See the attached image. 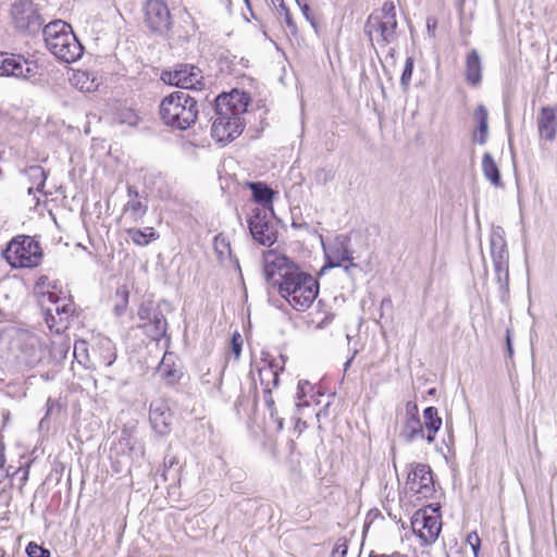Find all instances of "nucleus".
Masks as SVG:
<instances>
[{"mask_svg":"<svg viewBox=\"0 0 557 557\" xmlns=\"http://www.w3.org/2000/svg\"><path fill=\"white\" fill-rule=\"evenodd\" d=\"M263 264L267 280L280 277L278 293L295 310L305 311L312 305L319 294V283L312 275L274 250L264 252Z\"/></svg>","mask_w":557,"mask_h":557,"instance_id":"1","label":"nucleus"},{"mask_svg":"<svg viewBox=\"0 0 557 557\" xmlns=\"http://www.w3.org/2000/svg\"><path fill=\"white\" fill-rule=\"evenodd\" d=\"M208 98L201 95L191 96L186 91H175L166 96L160 103V117L172 128L185 131L191 127L197 120L199 102Z\"/></svg>","mask_w":557,"mask_h":557,"instance_id":"2","label":"nucleus"},{"mask_svg":"<svg viewBox=\"0 0 557 557\" xmlns=\"http://www.w3.org/2000/svg\"><path fill=\"white\" fill-rule=\"evenodd\" d=\"M42 36L47 49L62 62L73 63L83 55L82 44L64 21L54 20L45 25Z\"/></svg>","mask_w":557,"mask_h":557,"instance_id":"3","label":"nucleus"},{"mask_svg":"<svg viewBox=\"0 0 557 557\" xmlns=\"http://www.w3.org/2000/svg\"><path fill=\"white\" fill-rule=\"evenodd\" d=\"M2 257L13 269H33L40 264L42 249L32 236L17 235L7 244Z\"/></svg>","mask_w":557,"mask_h":557,"instance_id":"4","label":"nucleus"},{"mask_svg":"<svg viewBox=\"0 0 557 557\" xmlns=\"http://www.w3.org/2000/svg\"><path fill=\"white\" fill-rule=\"evenodd\" d=\"M39 305L51 331L59 334L67 329L70 319L75 311V305L70 297H61L55 290L47 289V292L39 293Z\"/></svg>","mask_w":557,"mask_h":557,"instance_id":"5","label":"nucleus"},{"mask_svg":"<svg viewBox=\"0 0 557 557\" xmlns=\"http://www.w3.org/2000/svg\"><path fill=\"white\" fill-rule=\"evenodd\" d=\"M396 10L393 1H385L381 9L373 11L367 18L364 33L373 44L375 41L385 47L396 39Z\"/></svg>","mask_w":557,"mask_h":557,"instance_id":"6","label":"nucleus"},{"mask_svg":"<svg viewBox=\"0 0 557 557\" xmlns=\"http://www.w3.org/2000/svg\"><path fill=\"white\" fill-rule=\"evenodd\" d=\"M490 252L499 289L502 293H507L509 287V252L505 231L500 226H495L491 231Z\"/></svg>","mask_w":557,"mask_h":557,"instance_id":"7","label":"nucleus"},{"mask_svg":"<svg viewBox=\"0 0 557 557\" xmlns=\"http://www.w3.org/2000/svg\"><path fill=\"white\" fill-rule=\"evenodd\" d=\"M13 23L17 30L27 35L38 34L44 20L37 5L30 0H18L11 11Z\"/></svg>","mask_w":557,"mask_h":557,"instance_id":"8","label":"nucleus"},{"mask_svg":"<svg viewBox=\"0 0 557 557\" xmlns=\"http://www.w3.org/2000/svg\"><path fill=\"white\" fill-rule=\"evenodd\" d=\"M250 97L243 90L233 89L231 92H223L214 99L212 110L215 117H236L244 120Z\"/></svg>","mask_w":557,"mask_h":557,"instance_id":"9","label":"nucleus"},{"mask_svg":"<svg viewBox=\"0 0 557 557\" xmlns=\"http://www.w3.org/2000/svg\"><path fill=\"white\" fill-rule=\"evenodd\" d=\"M161 79L169 85L176 86L182 89L197 91V96L201 95V86L203 85V76L200 69L190 64H181L172 71H164Z\"/></svg>","mask_w":557,"mask_h":557,"instance_id":"10","label":"nucleus"},{"mask_svg":"<svg viewBox=\"0 0 557 557\" xmlns=\"http://www.w3.org/2000/svg\"><path fill=\"white\" fill-rule=\"evenodd\" d=\"M138 318L143 321L139 325L151 339L159 342L166 335L168 322L159 309L152 302H144L138 309Z\"/></svg>","mask_w":557,"mask_h":557,"instance_id":"11","label":"nucleus"},{"mask_svg":"<svg viewBox=\"0 0 557 557\" xmlns=\"http://www.w3.org/2000/svg\"><path fill=\"white\" fill-rule=\"evenodd\" d=\"M411 528L414 534L424 543L436 541L442 529L438 515H429L426 510H418L411 518Z\"/></svg>","mask_w":557,"mask_h":557,"instance_id":"12","label":"nucleus"},{"mask_svg":"<svg viewBox=\"0 0 557 557\" xmlns=\"http://www.w3.org/2000/svg\"><path fill=\"white\" fill-rule=\"evenodd\" d=\"M37 65L22 55L0 52V76L28 79L36 75Z\"/></svg>","mask_w":557,"mask_h":557,"instance_id":"13","label":"nucleus"},{"mask_svg":"<svg viewBox=\"0 0 557 557\" xmlns=\"http://www.w3.org/2000/svg\"><path fill=\"white\" fill-rule=\"evenodd\" d=\"M145 23L151 32L166 34L172 24L166 4L161 0H148L145 7Z\"/></svg>","mask_w":557,"mask_h":557,"instance_id":"14","label":"nucleus"},{"mask_svg":"<svg viewBox=\"0 0 557 557\" xmlns=\"http://www.w3.org/2000/svg\"><path fill=\"white\" fill-rule=\"evenodd\" d=\"M407 488L420 495L421 497H429L434 491L433 476L430 466L424 463H417L408 473Z\"/></svg>","mask_w":557,"mask_h":557,"instance_id":"15","label":"nucleus"},{"mask_svg":"<svg viewBox=\"0 0 557 557\" xmlns=\"http://www.w3.org/2000/svg\"><path fill=\"white\" fill-rule=\"evenodd\" d=\"M350 237L348 235H337L329 245L323 244L326 263L322 270L326 268L342 267L343 262L352 260V251L349 249Z\"/></svg>","mask_w":557,"mask_h":557,"instance_id":"16","label":"nucleus"},{"mask_svg":"<svg viewBox=\"0 0 557 557\" xmlns=\"http://www.w3.org/2000/svg\"><path fill=\"white\" fill-rule=\"evenodd\" d=\"M212 119V137L219 143L226 144L232 141L243 133L245 127L244 120L236 117L214 116Z\"/></svg>","mask_w":557,"mask_h":557,"instance_id":"17","label":"nucleus"},{"mask_svg":"<svg viewBox=\"0 0 557 557\" xmlns=\"http://www.w3.org/2000/svg\"><path fill=\"white\" fill-rule=\"evenodd\" d=\"M248 227L252 238L262 246L270 247L276 240V233L273 225L268 221L267 214L257 210L248 219Z\"/></svg>","mask_w":557,"mask_h":557,"instance_id":"18","label":"nucleus"},{"mask_svg":"<svg viewBox=\"0 0 557 557\" xmlns=\"http://www.w3.org/2000/svg\"><path fill=\"white\" fill-rule=\"evenodd\" d=\"M149 420L153 430L160 435H166L171 431L172 413L165 400L156 399L150 404Z\"/></svg>","mask_w":557,"mask_h":557,"instance_id":"19","label":"nucleus"},{"mask_svg":"<svg viewBox=\"0 0 557 557\" xmlns=\"http://www.w3.org/2000/svg\"><path fill=\"white\" fill-rule=\"evenodd\" d=\"M537 129L541 138L553 141L557 133V107H543L537 115Z\"/></svg>","mask_w":557,"mask_h":557,"instance_id":"20","label":"nucleus"},{"mask_svg":"<svg viewBox=\"0 0 557 557\" xmlns=\"http://www.w3.org/2000/svg\"><path fill=\"white\" fill-rule=\"evenodd\" d=\"M262 361L263 366L259 369V379L261 385L267 388V384H269L271 389L277 387L280 383V372L284 370V357L281 355L278 359H263Z\"/></svg>","mask_w":557,"mask_h":557,"instance_id":"21","label":"nucleus"},{"mask_svg":"<svg viewBox=\"0 0 557 557\" xmlns=\"http://www.w3.org/2000/svg\"><path fill=\"white\" fill-rule=\"evenodd\" d=\"M482 60L479 52L472 49L466 57L465 77L469 85L476 87L482 82Z\"/></svg>","mask_w":557,"mask_h":557,"instance_id":"22","label":"nucleus"},{"mask_svg":"<svg viewBox=\"0 0 557 557\" xmlns=\"http://www.w3.org/2000/svg\"><path fill=\"white\" fill-rule=\"evenodd\" d=\"M409 405H407V418L401 431V436L407 443H411L417 438H425V432L420 418L416 412L409 411Z\"/></svg>","mask_w":557,"mask_h":557,"instance_id":"23","label":"nucleus"},{"mask_svg":"<svg viewBox=\"0 0 557 557\" xmlns=\"http://www.w3.org/2000/svg\"><path fill=\"white\" fill-rule=\"evenodd\" d=\"M442 418L438 416L437 408L430 406L423 410V429L425 430V440L428 443L435 441V435L442 426Z\"/></svg>","mask_w":557,"mask_h":557,"instance_id":"24","label":"nucleus"},{"mask_svg":"<svg viewBox=\"0 0 557 557\" xmlns=\"http://www.w3.org/2000/svg\"><path fill=\"white\" fill-rule=\"evenodd\" d=\"M71 83L75 88L84 92L96 91L101 84L100 78L95 73L81 70L74 72Z\"/></svg>","mask_w":557,"mask_h":557,"instance_id":"25","label":"nucleus"},{"mask_svg":"<svg viewBox=\"0 0 557 557\" xmlns=\"http://www.w3.org/2000/svg\"><path fill=\"white\" fill-rule=\"evenodd\" d=\"M473 116L478 123V128L473 134V140L480 145H484L488 136V112L485 106H478Z\"/></svg>","mask_w":557,"mask_h":557,"instance_id":"26","label":"nucleus"},{"mask_svg":"<svg viewBox=\"0 0 557 557\" xmlns=\"http://www.w3.org/2000/svg\"><path fill=\"white\" fill-rule=\"evenodd\" d=\"M148 211V199L147 197L140 199H129L124 208L123 213L133 223L139 222Z\"/></svg>","mask_w":557,"mask_h":557,"instance_id":"27","label":"nucleus"},{"mask_svg":"<svg viewBox=\"0 0 557 557\" xmlns=\"http://www.w3.org/2000/svg\"><path fill=\"white\" fill-rule=\"evenodd\" d=\"M482 172L484 177L495 187H503L499 169L490 152L482 158Z\"/></svg>","mask_w":557,"mask_h":557,"instance_id":"28","label":"nucleus"},{"mask_svg":"<svg viewBox=\"0 0 557 557\" xmlns=\"http://www.w3.org/2000/svg\"><path fill=\"white\" fill-rule=\"evenodd\" d=\"M25 176L29 182V187L27 189L28 194H33L35 191H41L46 181L47 173L40 165H32L25 170Z\"/></svg>","mask_w":557,"mask_h":557,"instance_id":"29","label":"nucleus"},{"mask_svg":"<svg viewBox=\"0 0 557 557\" xmlns=\"http://www.w3.org/2000/svg\"><path fill=\"white\" fill-rule=\"evenodd\" d=\"M127 234L135 245L141 247L147 246L151 240H156L159 237V234L152 227L146 230L128 228Z\"/></svg>","mask_w":557,"mask_h":557,"instance_id":"30","label":"nucleus"},{"mask_svg":"<svg viewBox=\"0 0 557 557\" xmlns=\"http://www.w3.org/2000/svg\"><path fill=\"white\" fill-rule=\"evenodd\" d=\"M249 187L256 202L262 206H271L273 199V190L263 183H250Z\"/></svg>","mask_w":557,"mask_h":557,"instance_id":"31","label":"nucleus"},{"mask_svg":"<svg viewBox=\"0 0 557 557\" xmlns=\"http://www.w3.org/2000/svg\"><path fill=\"white\" fill-rule=\"evenodd\" d=\"M70 350V342L65 337H61L59 341H53L49 348V359L53 362H60L64 360Z\"/></svg>","mask_w":557,"mask_h":557,"instance_id":"32","label":"nucleus"},{"mask_svg":"<svg viewBox=\"0 0 557 557\" xmlns=\"http://www.w3.org/2000/svg\"><path fill=\"white\" fill-rule=\"evenodd\" d=\"M263 401L269 410L270 418L276 423V430L282 431L284 426V419L277 416L274 398L269 384H267V388H263Z\"/></svg>","mask_w":557,"mask_h":557,"instance_id":"33","label":"nucleus"},{"mask_svg":"<svg viewBox=\"0 0 557 557\" xmlns=\"http://www.w3.org/2000/svg\"><path fill=\"white\" fill-rule=\"evenodd\" d=\"M128 304V290L125 286L117 288L115 294L114 312L116 315H122Z\"/></svg>","mask_w":557,"mask_h":557,"instance_id":"34","label":"nucleus"},{"mask_svg":"<svg viewBox=\"0 0 557 557\" xmlns=\"http://www.w3.org/2000/svg\"><path fill=\"white\" fill-rule=\"evenodd\" d=\"M171 359V355H164L163 358H162V361L159 366V371L161 372V374L169 381V382H174L177 377V374H176V371L175 370H172L171 367H170V361Z\"/></svg>","mask_w":557,"mask_h":557,"instance_id":"35","label":"nucleus"},{"mask_svg":"<svg viewBox=\"0 0 557 557\" xmlns=\"http://www.w3.org/2000/svg\"><path fill=\"white\" fill-rule=\"evenodd\" d=\"M214 248L221 259L225 255H231V244L222 234L215 236Z\"/></svg>","mask_w":557,"mask_h":557,"instance_id":"36","label":"nucleus"},{"mask_svg":"<svg viewBox=\"0 0 557 557\" xmlns=\"http://www.w3.org/2000/svg\"><path fill=\"white\" fill-rule=\"evenodd\" d=\"M412 72H413V59L409 57L406 59L404 71H403V74L400 77V84L405 89L409 86V84L411 82Z\"/></svg>","mask_w":557,"mask_h":557,"instance_id":"37","label":"nucleus"},{"mask_svg":"<svg viewBox=\"0 0 557 557\" xmlns=\"http://www.w3.org/2000/svg\"><path fill=\"white\" fill-rule=\"evenodd\" d=\"M26 554L28 557H51L50 550L39 546L38 544L30 542L26 547Z\"/></svg>","mask_w":557,"mask_h":557,"instance_id":"38","label":"nucleus"},{"mask_svg":"<svg viewBox=\"0 0 557 557\" xmlns=\"http://www.w3.org/2000/svg\"><path fill=\"white\" fill-rule=\"evenodd\" d=\"M278 12L281 15L284 16V22L287 25V27L290 29L292 34H296L297 26H296L295 22L293 21V17H292V14H290L288 8L284 3H281L280 8H278Z\"/></svg>","mask_w":557,"mask_h":557,"instance_id":"39","label":"nucleus"},{"mask_svg":"<svg viewBox=\"0 0 557 557\" xmlns=\"http://www.w3.org/2000/svg\"><path fill=\"white\" fill-rule=\"evenodd\" d=\"M243 338L239 333H234L231 339L232 351L235 355V358L238 359L242 352Z\"/></svg>","mask_w":557,"mask_h":557,"instance_id":"40","label":"nucleus"},{"mask_svg":"<svg viewBox=\"0 0 557 557\" xmlns=\"http://www.w3.org/2000/svg\"><path fill=\"white\" fill-rule=\"evenodd\" d=\"M467 542L471 546L474 557H478L479 550H480V543H481L479 535L475 532L468 534Z\"/></svg>","mask_w":557,"mask_h":557,"instance_id":"41","label":"nucleus"},{"mask_svg":"<svg viewBox=\"0 0 557 557\" xmlns=\"http://www.w3.org/2000/svg\"><path fill=\"white\" fill-rule=\"evenodd\" d=\"M347 554V544L346 541L341 542V540L336 543L335 547L332 552V557H345Z\"/></svg>","mask_w":557,"mask_h":557,"instance_id":"42","label":"nucleus"},{"mask_svg":"<svg viewBox=\"0 0 557 557\" xmlns=\"http://www.w3.org/2000/svg\"><path fill=\"white\" fill-rule=\"evenodd\" d=\"M48 348L46 346H42V345H38V354H39V357L38 358H30L27 360L28 364L32 366V367H35V366H38L40 363H44V357L42 355H45L47 352Z\"/></svg>","mask_w":557,"mask_h":557,"instance_id":"43","label":"nucleus"},{"mask_svg":"<svg viewBox=\"0 0 557 557\" xmlns=\"http://www.w3.org/2000/svg\"><path fill=\"white\" fill-rule=\"evenodd\" d=\"M298 7L300 8V11L302 15L306 17L307 21H310L313 24V18L311 16V10L308 3L302 2L301 0H296Z\"/></svg>","mask_w":557,"mask_h":557,"instance_id":"44","label":"nucleus"},{"mask_svg":"<svg viewBox=\"0 0 557 557\" xmlns=\"http://www.w3.org/2000/svg\"><path fill=\"white\" fill-rule=\"evenodd\" d=\"M308 387H310V383L308 381L301 380L298 382L297 397L299 399L306 395Z\"/></svg>","mask_w":557,"mask_h":557,"instance_id":"45","label":"nucleus"},{"mask_svg":"<svg viewBox=\"0 0 557 557\" xmlns=\"http://www.w3.org/2000/svg\"><path fill=\"white\" fill-rule=\"evenodd\" d=\"M109 354L103 358V363L106 367L112 366V363L115 361L116 355L114 350L111 348V345L109 344Z\"/></svg>","mask_w":557,"mask_h":557,"instance_id":"46","label":"nucleus"},{"mask_svg":"<svg viewBox=\"0 0 557 557\" xmlns=\"http://www.w3.org/2000/svg\"><path fill=\"white\" fill-rule=\"evenodd\" d=\"M177 463H178V461H177L175 456H166L164 458V473H163V475H165V471L168 469H171L174 465H177Z\"/></svg>","mask_w":557,"mask_h":557,"instance_id":"47","label":"nucleus"},{"mask_svg":"<svg viewBox=\"0 0 557 557\" xmlns=\"http://www.w3.org/2000/svg\"><path fill=\"white\" fill-rule=\"evenodd\" d=\"M127 195H128L129 199H140V198L146 197V196L139 195L138 190L134 186H131V185L127 186Z\"/></svg>","mask_w":557,"mask_h":557,"instance_id":"48","label":"nucleus"},{"mask_svg":"<svg viewBox=\"0 0 557 557\" xmlns=\"http://www.w3.org/2000/svg\"><path fill=\"white\" fill-rule=\"evenodd\" d=\"M47 286L49 287L50 286V283H49V280L47 276H41L37 283V288H38V292L37 294L39 295L40 292H45L44 290V287Z\"/></svg>","mask_w":557,"mask_h":557,"instance_id":"49","label":"nucleus"},{"mask_svg":"<svg viewBox=\"0 0 557 557\" xmlns=\"http://www.w3.org/2000/svg\"><path fill=\"white\" fill-rule=\"evenodd\" d=\"M506 346H507V352H508L509 357H511L513 354V348H512L511 336H510L509 330L506 331Z\"/></svg>","mask_w":557,"mask_h":557,"instance_id":"50","label":"nucleus"},{"mask_svg":"<svg viewBox=\"0 0 557 557\" xmlns=\"http://www.w3.org/2000/svg\"><path fill=\"white\" fill-rule=\"evenodd\" d=\"M357 268V264L351 261H349L348 264L344 265V271L347 273V274H350L351 270Z\"/></svg>","mask_w":557,"mask_h":557,"instance_id":"51","label":"nucleus"},{"mask_svg":"<svg viewBox=\"0 0 557 557\" xmlns=\"http://www.w3.org/2000/svg\"><path fill=\"white\" fill-rule=\"evenodd\" d=\"M221 374H222V372H221V371H219V372H218V374H216V377H215V382H214V384H216V385H218V387H220V386H221V384H222V376H221Z\"/></svg>","mask_w":557,"mask_h":557,"instance_id":"52","label":"nucleus"},{"mask_svg":"<svg viewBox=\"0 0 557 557\" xmlns=\"http://www.w3.org/2000/svg\"><path fill=\"white\" fill-rule=\"evenodd\" d=\"M221 1V4L226 9V10H230L231 9V0H220Z\"/></svg>","mask_w":557,"mask_h":557,"instance_id":"53","label":"nucleus"},{"mask_svg":"<svg viewBox=\"0 0 557 557\" xmlns=\"http://www.w3.org/2000/svg\"><path fill=\"white\" fill-rule=\"evenodd\" d=\"M209 374H210V372H208L207 374L203 375V377H202L203 383H210V377H207Z\"/></svg>","mask_w":557,"mask_h":557,"instance_id":"54","label":"nucleus"},{"mask_svg":"<svg viewBox=\"0 0 557 557\" xmlns=\"http://www.w3.org/2000/svg\"><path fill=\"white\" fill-rule=\"evenodd\" d=\"M308 405H309L308 401H304V403H297L296 406L299 408L301 406H308Z\"/></svg>","mask_w":557,"mask_h":557,"instance_id":"55","label":"nucleus"},{"mask_svg":"<svg viewBox=\"0 0 557 557\" xmlns=\"http://www.w3.org/2000/svg\"><path fill=\"white\" fill-rule=\"evenodd\" d=\"M351 360H352V359H349V360H347V361H346V363H345V370H347V368L350 366Z\"/></svg>","mask_w":557,"mask_h":557,"instance_id":"56","label":"nucleus"},{"mask_svg":"<svg viewBox=\"0 0 557 557\" xmlns=\"http://www.w3.org/2000/svg\"><path fill=\"white\" fill-rule=\"evenodd\" d=\"M370 557H391V556H387V555H370Z\"/></svg>","mask_w":557,"mask_h":557,"instance_id":"57","label":"nucleus"},{"mask_svg":"<svg viewBox=\"0 0 557 557\" xmlns=\"http://www.w3.org/2000/svg\"><path fill=\"white\" fill-rule=\"evenodd\" d=\"M77 348H78V344L76 343L75 346H74V355H76Z\"/></svg>","mask_w":557,"mask_h":557,"instance_id":"58","label":"nucleus"},{"mask_svg":"<svg viewBox=\"0 0 557 557\" xmlns=\"http://www.w3.org/2000/svg\"><path fill=\"white\" fill-rule=\"evenodd\" d=\"M428 29H429V30H430V29H433V26H431V24H430V23H428Z\"/></svg>","mask_w":557,"mask_h":557,"instance_id":"59","label":"nucleus"},{"mask_svg":"<svg viewBox=\"0 0 557 557\" xmlns=\"http://www.w3.org/2000/svg\"><path fill=\"white\" fill-rule=\"evenodd\" d=\"M428 29H429V30H430V29H433V26H431V24H430V23H428Z\"/></svg>","mask_w":557,"mask_h":557,"instance_id":"60","label":"nucleus"},{"mask_svg":"<svg viewBox=\"0 0 557 557\" xmlns=\"http://www.w3.org/2000/svg\"><path fill=\"white\" fill-rule=\"evenodd\" d=\"M434 393H435V389H434V388H432V389L430 391V394H434Z\"/></svg>","mask_w":557,"mask_h":557,"instance_id":"61","label":"nucleus"}]
</instances>
